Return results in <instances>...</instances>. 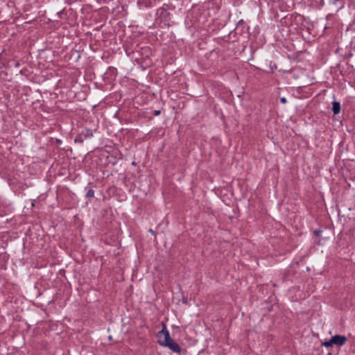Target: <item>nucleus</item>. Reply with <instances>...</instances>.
Returning a JSON list of instances; mask_svg holds the SVG:
<instances>
[{
  "mask_svg": "<svg viewBox=\"0 0 355 355\" xmlns=\"http://www.w3.org/2000/svg\"><path fill=\"white\" fill-rule=\"evenodd\" d=\"M249 27L246 26L245 23L243 19H241L238 21L236 24V27L235 28V31L239 33V34H243L245 31H248Z\"/></svg>",
  "mask_w": 355,
  "mask_h": 355,
  "instance_id": "nucleus-3",
  "label": "nucleus"
},
{
  "mask_svg": "<svg viewBox=\"0 0 355 355\" xmlns=\"http://www.w3.org/2000/svg\"><path fill=\"white\" fill-rule=\"evenodd\" d=\"M158 343L162 346L168 347L174 352L180 353L181 352L180 346L175 343L170 336L166 326L158 333Z\"/></svg>",
  "mask_w": 355,
  "mask_h": 355,
  "instance_id": "nucleus-1",
  "label": "nucleus"
},
{
  "mask_svg": "<svg viewBox=\"0 0 355 355\" xmlns=\"http://www.w3.org/2000/svg\"><path fill=\"white\" fill-rule=\"evenodd\" d=\"M62 11H60L59 12H58V15H60L62 13Z\"/></svg>",
  "mask_w": 355,
  "mask_h": 355,
  "instance_id": "nucleus-14",
  "label": "nucleus"
},
{
  "mask_svg": "<svg viewBox=\"0 0 355 355\" xmlns=\"http://www.w3.org/2000/svg\"><path fill=\"white\" fill-rule=\"evenodd\" d=\"M331 342L333 345H337L341 346L344 345L347 341V338L344 336L336 335L333 336L331 338Z\"/></svg>",
  "mask_w": 355,
  "mask_h": 355,
  "instance_id": "nucleus-2",
  "label": "nucleus"
},
{
  "mask_svg": "<svg viewBox=\"0 0 355 355\" xmlns=\"http://www.w3.org/2000/svg\"><path fill=\"white\" fill-rule=\"evenodd\" d=\"M320 232V231H317V230H316V231H315V234H318Z\"/></svg>",
  "mask_w": 355,
  "mask_h": 355,
  "instance_id": "nucleus-13",
  "label": "nucleus"
},
{
  "mask_svg": "<svg viewBox=\"0 0 355 355\" xmlns=\"http://www.w3.org/2000/svg\"><path fill=\"white\" fill-rule=\"evenodd\" d=\"M280 101H281L282 103H284V104L287 102L286 98L285 97H282L280 98Z\"/></svg>",
  "mask_w": 355,
  "mask_h": 355,
  "instance_id": "nucleus-10",
  "label": "nucleus"
},
{
  "mask_svg": "<svg viewBox=\"0 0 355 355\" xmlns=\"http://www.w3.org/2000/svg\"><path fill=\"white\" fill-rule=\"evenodd\" d=\"M94 196V191L92 189H89L86 193V196L88 198H92Z\"/></svg>",
  "mask_w": 355,
  "mask_h": 355,
  "instance_id": "nucleus-8",
  "label": "nucleus"
},
{
  "mask_svg": "<svg viewBox=\"0 0 355 355\" xmlns=\"http://www.w3.org/2000/svg\"><path fill=\"white\" fill-rule=\"evenodd\" d=\"M322 345L325 347H331L333 345V343L331 342V339L329 341H325L322 343Z\"/></svg>",
  "mask_w": 355,
  "mask_h": 355,
  "instance_id": "nucleus-9",
  "label": "nucleus"
},
{
  "mask_svg": "<svg viewBox=\"0 0 355 355\" xmlns=\"http://www.w3.org/2000/svg\"><path fill=\"white\" fill-rule=\"evenodd\" d=\"M132 165H135V162H132Z\"/></svg>",
  "mask_w": 355,
  "mask_h": 355,
  "instance_id": "nucleus-15",
  "label": "nucleus"
},
{
  "mask_svg": "<svg viewBox=\"0 0 355 355\" xmlns=\"http://www.w3.org/2000/svg\"><path fill=\"white\" fill-rule=\"evenodd\" d=\"M332 111L334 114L336 115L340 112V104L338 101H334L332 103Z\"/></svg>",
  "mask_w": 355,
  "mask_h": 355,
  "instance_id": "nucleus-5",
  "label": "nucleus"
},
{
  "mask_svg": "<svg viewBox=\"0 0 355 355\" xmlns=\"http://www.w3.org/2000/svg\"><path fill=\"white\" fill-rule=\"evenodd\" d=\"M153 114L155 116H158L160 114V110H155Z\"/></svg>",
  "mask_w": 355,
  "mask_h": 355,
  "instance_id": "nucleus-11",
  "label": "nucleus"
},
{
  "mask_svg": "<svg viewBox=\"0 0 355 355\" xmlns=\"http://www.w3.org/2000/svg\"><path fill=\"white\" fill-rule=\"evenodd\" d=\"M85 139H86V138L83 137V135L81 132L76 136V137L74 139V141L76 143H83Z\"/></svg>",
  "mask_w": 355,
  "mask_h": 355,
  "instance_id": "nucleus-7",
  "label": "nucleus"
},
{
  "mask_svg": "<svg viewBox=\"0 0 355 355\" xmlns=\"http://www.w3.org/2000/svg\"><path fill=\"white\" fill-rule=\"evenodd\" d=\"M311 6L320 9L324 6V0H309Z\"/></svg>",
  "mask_w": 355,
  "mask_h": 355,
  "instance_id": "nucleus-4",
  "label": "nucleus"
},
{
  "mask_svg": "<svg viewBox=\"0 0 355 355\" xmlns=\"http://www.w3.org/2000/svg\"><path fill=\"white\" fill-rule=\"evenodd\" d=\"M149 232H150L153 235H154V234H155V232H154V231H153L152 229H150V230H149Z\"/></svg>",
  "mask_w": 355,
  "mask_h": 355,
  "instance_id": "nucleus-12",
  "label": "nucleus"
},
{
  "mask_svg": "<svg viewBox=\"0 0 355 355\" xmlns=\"http://www.w3.org/2000/svg\"><path fill=\"white\" fill-rule=\"evenodd\" d=\"M83 137L87 139L91 138L93 136L92 130L90 129H86L85 130L82 132Z\"/></svg>",
  "mask_w": 355,
  "mask_h": 355,
  "instance_id": "nucleus-6",
  "label": "nucleus"
}]
</instances>
